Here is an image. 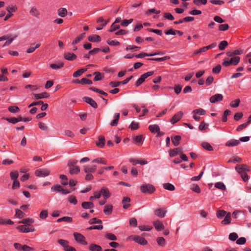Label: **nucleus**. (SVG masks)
<instances>
[{
    "instance_id": "f257e3e1",
    "label": "nucleus",
    "mask_w": 251,
    "mask_h": 251,
    "mask_svg": "<svg viewBox=\"0 0 251 251\" xmlns=\"http://www.w3.org/2000/svg\"><path fill=\"white\" fill-rule=\"evenodd\" d=\"M140 191L145 194H152L155 191V187L151 184L148 183L142 185L140 187Z\"/></svg>"
},
{
    "instance_id": "f03ea898",
    "label": "nucleus",
    "mask_w": 251,
    "mask_h": 251,
    "mask_svg": "<svg viewBox=\"0 0 251 251\" xmlns=\"http://www.w3.org/2000/svg\"><path fill=\"white\" fill-rule=\"evenodd\" d=\"M240 61V57L238 56H235L229 59L228 58H225L223 62V65L225 67H228L230 65H237Z\"/></svg>"
},
{
    "instance_id": "7ed1b4c3",
    "label": "nucleus",
    "mask_w": 251,
    "mask_h": 251,
    "mask_svg": "<svg viewBox=\"0 0 251 251\" xmlns=\"http://www.w3.org/2000/svg\"><path fill=\"white\" fill-rule=\"evenodd\" d=\"M127 240L134 241L141 245L148 244V241L144 238L138 235H130L127 237Z\"/></svg>"
},
{
    "instance_id": "20e7f679",
    "label": "nucleus",
    "mask_w": 251,
    "mask_h": 251,
    "mask_svg": "<svg viewBox=\"0 0 251 251\" xmlns=\"http://www.w3.org/2000/svg\"><path fill=\"white\" fill-rule=\"evenodd\" d=\"M73 235L75 240L78 243L82 245H87L88 244L87 242L85 240V236L82 234L77 232H75Z\"/></svg>"
},
{
    "instance_id": "39448f33",
    "label": "nucleus",
    "mask_w": 251,
    "mask_h": 251,
    "mask_svg": "<svg viewBox=\"0 0 251 251\" xmlns=\"http://www.w3.org/2000/svg\"><path fill=\"white\" fill-rule=\"evenodd\" d=\"M153 72L151 71V72H148L147 73H144V74L142 75L140 78H139L136 81L135 83V85L136 87L139 86L144 81H145V79L148 77L149 76L151 75H153Z\"/></svg>"
},
{
    "instance_id": "423d86ee",
    "label": "nucleus",
    "mask_w": 251,
    "mask_h": 251,
    "mask_svg": "<svg viewBox=\"0 0 251 251\" xmlns=\"http://www.w3.org/2000/svg\"><path fill=\"white\" fill-rule=\"evenodd\" d=\"M35 174L38 177H44L50 175V171L48 169H39L36 170Z\"/></svg>"
},
{
    "instance_id": "0eeeda50",
    "label": "nucleus",
    "mask_w": 251,
    "mask_h": 251,
    "mask_svg": "<svg viewBox=\"0 0 251 251\" xmlns=\"http://www.w3.org/2000/svg\"><path fill=\"white\" fill-rule=\"evenodd\" d=\"M17 229L21 232L28 233L29 232H33L35 230L34 227H28L26 225H21L17 227Z\"/></svg>"
},
{
    "instance_id": "6e6552de",
    "label": "nucleus",
    "mask_w": 251,
    "mask_h": 251,
    "mask_svg": "<svg viewBox=\"0 0 251 251\" xmlns=\"http://www.w3.org/2000/svg\"><path fill=\"white\" fill-rule=\"evenodd\" d=\"M235 170L240 174L245 173L247 172H249L250 170V167L245 164L237 165L235 167Z\"/></svg>"
},
{
    "instance_id": "1a4fd4ad",
    "label": "nucleus",
    "mask_w": 251,
    "mask_h": 251,
    "mask_svg": "<svg viewBox=\"0 0 251 251\" xmlns=\"http://www.w3.org/2000/svg\"><path fill=\"white\" fill-rule=\"evenodd\" d=\"M14 247L15 249L18 251L34 250L33 248L30 247L26 245H22L21 244L18 243H14Z\"/></svg>"
},
{
    "instance_id": "9d476101",
    "label": "nucleus",
    "mask_w": 251,
    "mask_h": 251,
    "mask_svg": "<svg viewBox=\"0 0 251 251\" xmlns=\"http://www.w3.org/2000/svg\"><path fill=\"white\" fill-rule=\"evenodd\" d=\"M183 115V113L182 111H179L177 112V113L175 114L172 119L170 120V122L172 124H175V123L178 122L181 118H182V116Z\"/></svg>"
},
{
    "instance_id": "9b49d317",
    "label": "nucleus",
    "mask_w": 251,
    "mask_h": 251,
    "mask_svg": "<svg viewBox=\"0 0 251 251\" xmlns=\"http://www.w3.org/2000/svg\"><path fill=\"white\" fill-rule=\"evenodd\" d=\"M97 169V166L95 165H84L83 166V170L86 174H91L94 173Z\"/></svg>"
},
{
    "instance_id": "f8f14e48",
    "label": "nucleus",
    "mask_w": 251,
    "mask_h": 251,
    "mask_svg": "<svg viewBox=\"0 0 251 251\" xmlns=\"http://www.w3.org/2000/svg\"><path fill=\"white\" fill-rule=\"evenodd\" d=\"M223 99V96L222 94H217L212 96L209 99V101L211 103H215L222 101Z\"/></svg>"
},
{
    "instance_id": "ddd939ff",
    "label": "nucleus",
    "mask_w": 251,
    "mask_h": 251,
    "mask_svg": "<svg viewBox=\"0 0 251 251\" xmlns=\"http://www.w3.org/2000/svg\"><path fill=\"white\" fill-rule=\"evenodd\" d=\"M183 152V150L181 148H176L174 149L170 150L169 151L170 157H174L179 153Z\"/></svg>"
},
{
    "instance_id": "4468645a",
    "label": "nucleus",
    "mask_w": 251,
    "mask_h": 251,
    "mask_svg": "<svg viewBox=\"0 0 251 251\" xmlns=\"http://www.w3.org/2000/svg\"><path fill=\"white\" fill-rule=\"evenodd\" d=\"M83 99L86 102L89 104L92 107L94 108L98 107L97 102L93 99L88 97H85Z\"/></svg>"
},
{
    "instance_id": "2eb2a0df",
    "label": "nucleus",
    "mask_w": 251,
    "mask_h": 251,
    "mask_svg": "<svg viewBox=\"0 0 251 251\" xmlns=\"http://www.w3.org/2000/svg\"><path fill=\"white\" fill-rule=\"evenodd\" d=\"M101 196L103 197L104 199L107 200L110 196V193L108 189V188L106 187H102L100 190Z\"/></svg>"
},
{
    "instance_id": "dca6fc26",
    "label": "nucleus",
    "mask_w": 251,
    "mask_h": 251,
    "mask_svg": "<svg viewBox=\"0 0 251 251\" xmlns=\"http://www.w3.org/2000/svg\"><path fill=\"white\" fill-rule=\"evenodd\" d=\"M69 168V173L73 175L77 174L80 172V168L76 166H68Z\"/></svg>"
},
{
    "instance_id": "f3484780",
    "label": "nucleus",
    "mask_w": 251,
    "mask_h": 251,
    "mask_svg": "<svg viewBox=\"0 0 251 251\" xmlns=\"http://www.w3.org/2000/svg\"><path fill=\"white\" fill-rule=\"evenodd\" d=\"M33 96L34 99L36 100L48 98L50 97L49 94L47 92H43L40 94H34Z\"/></svg>"
},
{
    "instance_id": "a211bd4d",
    "label": "nucleus",
    "mask_w": 251,
    "mask_h": 251,
    "mask_svg": "<svg viewBox=\"0 0 251 251\" xmlns=\"http://www.w3.org/2000/svg\"><path fill=\"white\" fill-rule=\"evenodd\" d=\"M251 122V115L249 116L248 119V121L244 124H242L240 125H239L238 127L236 129V131H240L243 129L245 128L247 126L250 124V123Z\"/></svg>"
},
{
    "instance_id": "6ab92c4d",
    "label": "nucleus",
    "mask_w": 251,
    "mask_h": 251,
    "mask_svg": "<svg viewBox=\"0 0 251 251\" xmlns=\"http://www.w3.org/2000/svg\"><path fill=\"white\" fill-rule=\"evenodd\" d=\"M64 57L67 60L73 61L76 58L77 56L73 53L68 52L64 54Z\"/></svg>"
},
{
    "instance_id": "aec40b11",
    "label": "nucleus",
    "mask_w": 251,
    "mask_h": 251,
    "mask_svg": "<svg viewBox=\"0 0 251 251\" xmlns=\"http://www.w3.org/2000/svg\"><path fill=\"white\" fill-rule=\"evenodd\" d=\"M130 199L129 197H124L122 200V203L123 205V208L125 209L128 208L130 206Z\"/></svg>"
},
{
    "instance_id": "412c9836",
    "label": "nucleus",
    "mask_w": 251,
    "mask_h": 251,
    "mask_svg": "<svg viewBox=\"0 0 251 251\" xmlns=\"http://www.w3.org/2000/svg\"><path fill=\"white\" fill-rule=\"evenodd\" d=\"M153 226L157 231H161L164 229V226L162 223L157 220L153 222Z\"/></svg>"
},
{
    "instance_id": "4be33fe9",
    "label": "nucleus",
    "mask_w": 251,
    "mask_h": 251,
    "mask_svg": "<svg viewBox=\"0 0 251 251\" xmlns=\"http://www.w3.org/2000/svg\"><path fill=\"white\" fill-rule=\"evenodd\" d=\"M105 140L103 136H100L98 137V141L96 142L97 147L102 148L105 145Z\"/></svg>"
},
{
    "instance_id": "5701e85b",
    "label": "nucleus",
    "mask_w": 251,
    "mask_h": 251,
    "mask_svg": "<svg viewBox=\"0 0 251 251\" xmlns=\"http://www.w3.org/2000/svg\"><path fill=\"white\" fill-rule=\"evenodd\" d=\"M113 210V206L112 204H107L105 205L103 209V212L105 215H109L111 214Z\"/></svg>"
},
{
    "instance_id": "b1692460",
    "label": "nucleus",
    "mask_w": 251,
    "mask_h": 251,
    "mask_svg": "<svg viewBox=\"0 0 251 251\" xmlns=\"http://www.w3.org/2000/svg\"><path fill=\"white\" fill-rule=\"evenodd\" d=\"M240 144V141L236 139H231L228 141L226 145L227 147L236 146Z\"/></svg>"
},
{
    "instance_id": "393cba45",
    "label": "nucleus",
    "mask_w": 251,
    "mask_h": 251,
    "mask_svg": "<svg viewBox=\"0 0 251 251\" xmlns=\"http://www.w3.org/2000/svg\"><path fill=\"white\" fill-rule=\"evenodd\" d=\"M231 223V214L230 212H228L225 219L221 222L222 224L226 225H228Z\"/></svg>"
},
{
    "instance_id": "a878e982",
    "label": "nucleus",
    "mask_w": 251,
    "mask_h": 251,
    "mask_svg": "<svg viewBox=\"0 0 251 251\" xmlns=\"http://www.w3.org/2000/svg\"><path fill=\"white\" fill-rule=\"evenodd\" d=\"M89 250L90 251H102V248L95 244H91L89 246Z\"/></svg>"
},
{
    "instance_id": "bb28decb",
    "label": "nucleus",
    "mask_w": 251,
    "mask_h": 251,
    "mask_svg": "<svg viewBox=\"0 0 251 251\" xmlns=\"http://www.w3.org/2000/svg\"><path fill=\"white\" fill-rule=\"evenodd\" d=\"M88 40L92 42H99L100 41L101 38L98 35H92L88 37Z\"/></svg>"
},
{
    "instance_id": "cd10ccee",
    "label": "nucleus",
    "mask_w": 251,
    "mask_h": 251,
    "mask_svg": "<svg viewBox=\"0 0 251 251\" xmlns=\"http://www.w3.org/2000/svg\"><path fill=\"white\" fill-rule=\"evenodd\" d=\"M133 142L138 145H141L143 144V138L142 135H138L133 138Z\"/></svg>"
},
{
    "instance_id": "c85d7f7f",
    "label": "nucleus",
    "mask_w": 251,
    "mask_h": 251,
    "mask_svg": "<svg viewBox=\"0 0 251 251\" xmlns=\"http://www.w3.org/2000/svg\"><path fill=\"white\" fill-rule=\"evenodd\" d=\"M149 130L153 133H159L160 132L159 126L157 125H151L149 126Z\"/></svg>"
},
{
    "instance_id": "c756f323",
    "label": "nucleus",
    "mask_w": 251,
    "mask_h": 251,
    "mask_svg": "<svg viewBox=\"0 0 251 251\" xmlns=\"http://www.w3.org/2000/svg\"><path fill=\"white\" fill-rule=\"evenodd\" d=\"M154 213L157 216L161 218H163L165 216L166 211L164 210L161 208H158L154 211Z\"/></svg>"
},
{
    "instance_id": "7c9ffc66",
    "label": "nucleus",
    "mask_w": 251,
    "mask_h": 251,
    "mask_svg": "<svg viewBox=\"0 0 251 251\" xmlns=\"http://www.w3.org/2000/svg\"><path fill=\"white\" fill-rule=\"evenodd\" d=\"M81 206L86 209H91L94 207V204L91 201H84L82 203Z\"/></svg>"
},
{
    "instance_id": "2f4dec72",
    "label": "nucleus",
    "mask_w": 251,
    "mask_h": 251,
    "mask_svg": "<svg viewBox=\"0 0 251 251\" xmlns=\"http://www.w3.org/2000/svg\"><path fill=\"white\" fill-rule=\"evenodd\" d=\"M34 220L32 218H27L23 219L21 221L19 222V223L25 224L28 226L34 223Z\"/></svg>"
},
{
    "instance_id": "473e14b6",
    "label": "nucleus",
    "mask_w": 251,
    "mask_h": 251,
    "mask_svg": "<svg viewBox=\"0 0 251 251\" xmlns=\"http://www.w3.org/2000/svg\"><path fill=\"white\" fill-rule=\"evenodd\" d=\"M181 137L180 135H176L172 138V141L175 146H177L180 143Z\"/></svg>"
},
{
    "instance_id": "72a5a7b5",
    "label": "nucleus",
    "mask_w": 251,
    "mask_h": 251,
    "mask_svg": "<svg viewBox=\"0 0 251 251\" xmlns=\"http://www.w3.org/2000/svg\"><path fill=\"white\" fill-rule=\"evenodd\" d=\"M85 37V33H83L80 34L78 36H77L75 40H74L72 42V45H75L78 43H79L80 41H81L84 37Z\"/></svg>"
},
{
    "instance_id": "f704fd0d",
    "label": "nucleus",
    "mask_w": 251,
    "mask_h": 251,
    "mask_svg": "<svg viewBox=\"0 0 251 251\" xmlns=\"http://www.w3.org/2000/svg\"><path fill=\"white\" fill-rule=\"evenodd\" d=\"M64 66V63L62 62H59L57 64H51L50 67L51 69L57 70L62 68Z\"/></svg>"
},
{
    "instance_id": "c9c22d12",
    "label": "nucleus",
    "mask_w": 251,
    "mask_h": 251,
    "mask_svg": "<svg viewBox=\"0 0 251 251\" xmlns=\"http://www.w3.org/2000/svg\"><path fill=\"white\" fill-rule=\"evenodd\" d=\"M15 217L17 218L22 219L25 215V213L19 209H15Z\"/></svg>"
},
{
    "instance_id": "e433bc0d",
    "label": "nucleus",
    "mask_w": 251,
    "mask_h": 251,
    "mask_svg": "<svg viewBox=\"0 0 251 251\" xmlns=\"http://www.w3.org/2000/svg\"><path fill=\"white\" fill-rule=\"evenodd\" d=\"M58 15L61 17H64L67 14V10L65 8H60L58 9Z\"/></svg>"
},
{
    "instance_id": "4c0bfd02",
    "label": "nucleus",
    "mask_w": 251,
    "mask_h": 251,
    "mask_svg": "<svg viewBox=\"0 0 251 251\" xmlns=\"http://www.w3.org/2000/svg\"><path fill=\"white\" fill-rule=\"evenodd\" d=\"M201 146L203 148L208 151H212L213 150V147L211 146V145L207 142H202L201 143Z\"/></svg>"
},
{
    "instance_id": "58836bf2",
    "label": "nucleus",
    "mask_w": 251,
    "mask_h": 251,
    "mask_svg": "<svg viewBox=\"0 0 251 251\" xmlns=\"http://www.w3.org/2000/svg\"><path fill=\"white\" fill-rule=\"evenodd\" d=\"M57 242L64 248V250L66 249L69 244L68 241L64 239H58Z\"/></svg>"
},
{
    "instance_id": "ea45409f",
    "label": "nucleus",
    "mask_w": 251,
    "mask_h": 251,
    "mask_svg": "<svg viewBox=\"0 0 251 251\" xmlns=\"http://www.w3.org/2000/svg\"><path fill=\"white\" fill-rule=\"evenodd\" d=\"M33 45L34 44H32L31 46L26 50L27 53H31L34 52L36 49L38 48L40 46L41 44L40 43H38L34 47L33 46Z\"/></svg>"
},
{
    "instance_id": "a19ab883",
    "label": "nucleus",
    "mask_w": 251,
    "mask_h": 251,
    "mask_svg": "<svg viewBox=\"0 0 251 251\" xmlns=\"http://www.w3.org/2000/svg\"><path fill=\"white\" fill-rule=\"evenodd\" d=\"M29 13L31 15L36 17H38L40 15L39 11L35 7H32L29 11Z\"/></svg>"
},
{
    "instance_id": "79ce46f5",
    "label": "nucleus",
    "mask_w": 251,
    "mask_h": 251,
    "mask_svg": "<svg viewBox=\"0 0 251 251\" xmlns=\"http://www.w3.org/2000/svg\"><path fill=\"white\" fill-rule=\"evenodd\" d=\"M120 113H117L114 119L110 123V125L112 126H116L118 124V121L120 118Z\"/></svg>"
},
{
    "instance_id": "37998d69",
    "label": "nucleus",
    "mask_w": 251,
    "mask_h": 251,
    "mask_svg": "<svg viewBox=\"0 0 251 251\" xmlns=\"http://www.w3.org/2000/svg\"><path fill=\"white\" fill-rule=\"evenodd\" d=\"M86 71V69H80L77 71H75L74 73L73 76L74 77H77L80 76L83 73H84Z\"/></svg>"
},
{
    "instance_id": "c03bdc74",
    "label": "nucleus",
    "mask_w": 251,
    "mask_h": 251,
    "mask_svg": "<svg viewBox=\"0 0 251 251\" xmlns=\"http://www.w3.org/2000/svg\"><path fill=\"white\" fill-rule=\"evenodd\" d=\"M48 216V211L47 210H43L39 214V217L42 220H45Z\"/></svg>"
},
{
    "instance_id": "a18cd8bd",
    "label": "nucleus",
    "mask_w": 251,
    "mask_h": 251,
    "mask_svg": "<svg viewBox=\"0 0 251 251\" xmlns=\"http://www.w3.org/2000/svg\"><path fill=\"white\" fill-rule=\"evenodd\" d=\"M215 187L219 189L224 191L226 190V187L225 185L222 182H216L215 184Z\"/></svg>"
},
{
    "instance_id": "49530a36",
    "label": "nucleus",
    "mask_w": 251,
    "mask_h": 251,
    "mask_svg": "<svg viewBox=\"0 0 251 251\" xmlns=\"http://www.w3.org/2000/svg\"><path fill=\"white\" fill-rule=\"evenodd\" d=\"M163 188L169 191H174L175 189V186L171 183H166L163 184Z\"/></svg>"
},
{
    "instance_id": "de8ad7c7",
    "label": "nucleus",
    "mask_w": 251,
    "mask_h": 251,
    "mask_svg": "<svg viewBox=\"0 0 251 251\" xmlns=\"http://www.w3.org/2000/svg\"><path fill=\"white\" fill-rule=\"evenodd\" d=\"M190 189L194 192L197 193L201 192V189L199 186L196 184H193L191 185Z\"/></svg>"
},
{
    "instance_id": "09e8293b",
    "label": "nucleus",
    "mask_w": 251,
    "mask_h": 251,
    "mask_svg": "<svg viewBox=\"0 0 251 251\" xmlns=\"http://www.w3.org/2000/svg\"><path fill=\"white\" fill-rule=\"evenodd\" d=\"M105 236L107 239L109 240L115 241L117 239L116 236L113 233H107L105 234Z\"/></svg>"
},
{
    "instance_id": "8fccbe9b",
    "label": "nucleus",
    "mask_w": 251,
    "mask_h": 251,
    "mask_svg": "<svg viewBox=\"0 0 251 251\" xmlns=\"http://www.w3.org/2000/svg\"><path fill=\"white\" fill-rule=\"evenodd\" d=\"M92 91H93L94 92H96L98 93H99L102 95H103L104 96H107L108 94L107 93L104 92V91L100 90V89H99L98 88H96L95 87H91L89 88Z\"/></svg>"
},
{
    "instance_id": "3c124183",
    "label": "nucleus",
    "mask_w": 251,
    "mask_h": 251,
    "mask_svg": "<svg viewBox=\"0 0 251 251\" xmlns=\"http://www.w3.org/2000/svg\"><path fill=\"white\" fill-rule=\"evenodd\" d=\"M192 113L199 115H204L206 113V111L202 108H199L194 110Z\"/></svg>"
},
{
    "instance_id": "603ef678",
    "label": "nucleus",
    "mask_w": 251,
    "mask_h": 251,
    "mask_svg": "<svg viewBox=\"0 0 251 251\" xmlns=\"http://www.w3.org/2000/svg\"><path fill=\"white\" fill-rule=\"evenodd\" d=\"M228 212H226V211L223 210H219L217 211V212L216 213V215H217V217L218 218L222 219L224 217L226 216V214Z\"/></svg>"
},
{
    "instance_id": "864d4df0",
    "label": "nucleus",
    "mask_w": 251,
    "mask_h": 251,
    "mask_svg": "<svg viewBox=\"0 0 251 251\" xmlns=\"http://www.w3.org/2000/svg\"><path fill=\"white\" fill-rule=\"evenodd\" d=\"M157 243L160 246H165L166 245V241L162 237H158L156 239Z\"/></svg>"
},
{
    "instance_id": "5fc2aeb1",
    "label": "nucleus",
    "mask_w": 251,
    "mask_h": 251,
    "mask_svg": "<svg viewBox=\"0 0 251 251\" xmlns=\"http://www.w3.org/2000/svg\"><path fill=\"white\" fill-rule=\"evenodd\" d=\"M92 162L100 163L102 164H106L107 163L106 161L101 157L94 159L92 161Z\"/></svg>"
},
{
    "instance_id": "6e6d98bb",
    "label": "nucleus",
    "mask_w": 251,
    "mask_h": 251,
    "mask_svg": "<svg viewBox=\"0 0 251 251\" xmlns=\"http://www.w3.org/2000/svg\"><path fill=\"white\" fill-rule=\"evenodd\" d=\"M163 18L164 19H167L170 21H173L175 19L174 16L169 12L164 13Z\"/></svg>"
},
{
    "instance_id": "4d7b16f0",
    "label": "nucleus",
    "mask_w": 251,
    "mask_h": 251,
    "mask_svg": "<svg viewBox=\"0 0 251 251\" xmlns=\"http://www.w3.org/2000/svg\"><path fill=\"white\" fill-rule=\"evenodd\" d=\"M240 102V100L239 99H236L232 101L230 103V106L233 108L237 107Z\"/></svg>"
},
{
    "instance_id": "13d9d810",
    "label": "nucleus",
    "mask_w": 251,
    "mask_h": 251,
    "mask_svg": "<svg viewBox=\"0 0 251 251\" xmlns=\"http://www.w3.org/2000/svg\"><path fill=\"white\" fill-rule=\"evenodd\" d=\"M228 43L226 41H222L219 45V49L220 50H224L227 46Z\"/></svg>"
},
{
    "instance_id": "bf43d9fd",
    "label": "nucleus",
    "mask_w": 251,
    "mask_h": 251,
    "mask_svg": "<svg viewBox=\"0 0 251 251\" xmlns=\"http://www.w3.org/2000/svg\"><path fill=\"white\" fill-rule=\"evenodd\" d=\"M139 229L141 231H150L152 227L150 226H138Z\"/></svg>"
},
{
    "instance_id": "052dcab7",
    "label": "nucleus",
    "mask_w": 251,
    "mask_h": 251,
    "mask_svg": "<svg viewBox=\"0 0 251 251\" xmlns=\"http://www.w3.org/2000/svg\"><path fill=\"white\" fill-rule=\"evenodd\" d=\"M207 2V0H193V3L197 6H200L201 4L205 5Z\"/></svg>"
},
{
    "instance_id": "680f3d73",
    "label": "nucleus",
    "mask_w": 251,
    "mask_h": 251,
    "mask_svg": "<svg viewBox=\"0 0 251 251\" xmlns=\"http://www.w3.org/2000/svg\"><path fill=\"white\" fill-rule=\"evenodd\" d=\"M95 77L94 78V81H99L102 79V76L101 74L99 72H95L94 73Z\"/></svg>"
},
{
    "instance_id": "e2e57ef3",
    "label": "nucleus",
    "mask_w": 251,
    "mask_h": 251,
    "mask_svg": "<svg viewBox=\"0 0 251 251\" xmlns=\"http://www.w3.org/2000/svg\"><path fill=\"white\" fill-rule=\"evenodd\" d=\"M8 110L11 113H17L20 111L19 108L17 106H12L8 107Z\"/></svg>"
},
{
    "instance_id": "0e129e2a",
    "label": "nucleus",
    "mask_w": 251,
    "mask_h": 251,
    "mask_svg": "<svg viewBox=\"0 0 251 251\" xmlns=\"http://www.w3.org/2000/svg\"><path fill=\"white\" fill-rule=\"evenodd\" d=\"M133 21L132 19L129 20H124L121 23V25L124 27L127 26L129 24H131Z\"/></svg>"
},
{
    "instance_id": "69168bd1",
    "label": "nucleus",
    "mask_w": 251,
    "mask_h": 251,
    "mask_svg": "<svg viewBox=\"0 0 251 251\" xmlns=\"http://www.w3.org/2000/svg\"><path fill=\"white\" fill-rule=\"evenodd\" d=\"M80 82H81V84L82 85H84V84L91 85L93 83L92 81L90 79H89L86 78H81L80 80Z\"/></svg>"
},
{
    "instance_id": "338daca9",
    "label": "nucleus",
    "mask_w": 251,
    "mask_h": 251,
    "mask_svg": "<svg viewBox=\"0 0 251 251\" xmlns=\"http://www.w3.org/2000/svg\"><path fill=\"white\" fill-rule=\"evenodd\" d=\"M10 177H11V179H12L13 180H16L17 178L19 176L18 172L16 171L11 172L10 174Z\"/></svg>"
},
{
    "instance_id": "774afa93",
    "label": "nucleus",
    "mask_w": 251,
    "mask_h": 251,
    "mask_svg": "<svg viewBox=\"0 0 251 251\" xmlns=\"http://www.w3.org/2000/svg\"><path fill=\"white\" fill-rule=\"evenodd\" d=\"M62 187L59 185H55L51 187V190L52 192H60Z\"/></svg>"
}]
</instances>
